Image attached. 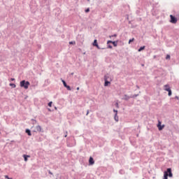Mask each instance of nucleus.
<instances>
[{"instance_id": "c756f323", "label": "nucleus", "mask_w": 179, "mask_h": 179, "mask_svg": "<svg viewBox=\"0 0 179 179\" xmlns=\"http://www.w3.org/2000/svg\"><path fill=\"white\" fill-rule=\"evenodd\" d=\"M10 80L13 81L15 80V78H10Z\"/></svg>"}, {"instance_id": "cd10ccee", "label": "nucleus", "mask_w": 179, "mask_h": 179, "mask_svg": "<svg viewBox=\"0 0 179 179\" xmlns=\"http://www.w3.org/2000/svg\"><path fill=\"white\" fill-rule=\"evenodd\" d=\"M108 47V48H113V46H111L110 45H109Z\"/></svg>"}, {"instance_id": "4be33fe9", "label": "nucleus", "mask_w": 179, "mask_h": 179, "mask_svg": "<svg viewBox=\"0 0 179 179\" xmlns=\"http://www.w3.org/2000/svg\"><path fill=\"white\" fill-rule=\"evenodd\" d=\"M166 59H170V55H166Z\"/></svg>"}, {"instance_id": "f257e3e1", "label": "nucleus", "mask_w": 179, "mask_h": 179, "mask_svg": "<svg viewBox=\"0 0 179 179\" xmlns=\"http://www.w3.org/2000/svg\"><path fill=\"white\" fill-rule=\"evenodd\" d=\"M169 177H173V173H171V169H167L166 171L164 172V178L163 179H169Z\"/></svg>"}, {"instance_id": "f704fd0d", "label": "nucleus", "mask_w": 179, "mask_h": 179, "mask_svg": "<svg viewBox=\"0 0 179 179\" xmlns=\"http://www.w3.org/2000/svg\"><path fill=\"white\" fill-rule=\"evenodd\" d=\"M50 173V174H52L51 172H49Z\"/></svg>"}, {"instance_id": "c85d7f7f", "label": "nucleus", "mask_w": 179, "mask_h": 179, "mask_svg": "<svg viewBox=\"0 0 179 179\" xmlns=\"http://www.w3.org/2000/svg\"><path fill=\"white\" fill-rule=\"evenodd\" d=\"M115 106H116V107L118 108V103H115Z\"/></svg>"}, {"instance_id": "7ed1b4c3", "label": "nucleus", "mask_w": 179, "mask_h": 179, "mask_svg": "<svg viewBox=\"0 0 179 179\" xmlns=\"http://www.w3.org/2000/svg\"><path fill=\"white\" fill-rule=\"evenodd\" d=\"M29 86H30V83L29 81L23 80V87L24 89H29Z\"/></svg>"}, {"instance_id": "0eeeda50", "label": "nucleus", "mask_w": 179, "mask_h": 179, "mask_svg": "<svg viewBox=\"0 0 179 179\" xmlns=\"http://www.w3.org/2000/svg\"><path fill=\"white\" fill-rule=\"evenodd\" d=\"M89 164L92 166L94 164V159H93V157H90L89 159Z\"/></svg>"}, {"instance_id": "393cba45", "label": "nucleus", "mask_w": 179, "mask_h": 179, "mask_svg": "<svg viewBox=\"0 0 179 179\" xmlns=\"http://www.w3.org/2000/svg\"><path fill=\"white\" fill-rule=\"evenodd\" d=\"M20 86H21V87H23V81L20 82Z\"/></svg>"}, {"instance_id": "6e6552de", "label": "nucleus", "mask_w": 179, "mask_h": 179, "mask_svg": "<svg viewBox=\"0 0 179 179\" xmlns=\"http://www.w3.org/2000/svg\"><path fill=\"white\" fill-rule=\"evenodd\" d=\"M35 128L37 132H41L42 131L41 126H36Z\"/></svg>"}, {"instance_id": "20e7f679", "label": "nucleus", "mask_w": 179, "mask_h": 179, "mask_svg": "<svg viewBox=\"0 0 179 179\" xmlns=\"http://www.w3.org/2000/svg\"><path fill=\"white\" fill-rule=\"evenodd\" d=\"M157 128L159 131H162L164 128V124L162 125V122L159 121L157 124Z\"/></svg>"}, {"instance_id": "2f4dec72", "label": "nucleus", "mask_w": 179, "mask_h": 179, "mask_svg": "<svg viewBox=\"0 0 179 179\" xmlns=\"http://www.w3.org/2000/svg\"><path fill=\"white\" fill-rule=\"evenodd\" d=\"M66 136H68V135L66 134V135L64 136V138H66Z\"/></svg>"}, {"instance_id": "412c9836", "label": "nucleus", "mask_w": 179, "mask_h": 179, "mask_svg": "<svg viewBox=\"0 0 179 179\" xmlns=\"http://www.w3.org/2000/svg\"><path fill=\"white\" fill-rule=\"evenodd\" d=\"M88 12H90V8H87V9L85 10V13H88Z\"/></svg>"}, {"instance_id": "aec40b11", "label": "nucleus", "mask_w": 179, "mask_h": 179, "mask_svg": "<svg viewBox=\"0 0 179 179\" xmlns=\"http://www.w3.org/2000/svg\"><path fill=\"white\" fill-rule=\"evenodd\" d=\"M66 88L67 89V90H71V87L69 85H67Z\"/></svg>"}, {"instance_id": "473e14b6", "label": "nucleus", "mask_w": 179, "mask_h": 179, "mask_svg": "<svg viewBox=\"0 0 179 179\" xmlns=\"http://www.w3.org/2000/svg\"><path fill=\"white\" fill-rule=\"evenodd\" d=\"M79 89H80L79 87H77V90H79Z\"/></svg>"}, {"instance_id": "f3484780", "label": "nucleus", "mask_w": 179, "mask_h": 179, "mask_svg": "<svg viewBox=\"0 0 179 179\" xmlns=\"http://www.w3.org/2000/svg\"><path fill=\"white\" fill-rule=\"evenodd\" d=\"M10 86L13 88L16 87V85L13 84V83H10Z\"/></svg>"}, {"instance_id": "39448f33", "label": "nucleus", "mask_w": 179, "mask_h": 179, "mask_svg": "<svg viewBox=\"0 0 179 179\" xmlns=\"http://www.w3.org/2000/svg\"><path fill=\"white\" fill-rule=\"evenodd\" d=\"M92 45L94 47H96V48H98V50H100V47H99V44L97 43V40L96 39H95L94 41V43H92Z\"/></svg>"}, {"instance_id": "bb28decb", "label": "nucleus", "mask_w": 179, "mask_h": 179, "mask_svg": "<svg viewBox=\"0 0 179 179\" xmlns=\"http://www.w3.org/2000/svg\"><path fill=\"white\" fill-rule=\"evenodd\" d=\"M113 111H114V113H116V114L118 113V110H117L115 109H114Z\"/></svg>"}, {"instance_id": "9b49d317", "label": "nucleus", "mask_w": 179, "mask_h": 179, "mask_svg": "<svg viewBox=\"0 0 179 179\" xmlns=\"http://www.w3.org/2000/svg\"><path fill=\"white\" fill-rule=\"evenodd\" d=\"M25 132L29 135V136H31V131H30V129H27Z\"/></svg>"}, {"instance_id": "9d476101", "label": "nucleus", "mask_w": 179, "mask_h": 179, "mask_svg": "<svg viewBox=\"0 0 179 179\" xmlns=\"http://www.w3.org/2000/svg\"><path fill=\"white\" fill-rule=\"evenodd\" d=\"M164 90L167 92V90H171L170 89V86H169V85H164Z\"/></svg>"}, {"instance_id": "a878e982", "label": "nucleus", "mask_w": 179, "mask_h": 179, "mask_svg": "<svg viewBox=\"0 0 179 179\" xmlns=\"http://www.w3.org/2000/svg\"><path fill=\"white\" fill-rule=\"evenodd\" d=\"M5 178H7V179H12V178H9V176H5Z\"/></svg>"}, {"instance_id": "ddd939ff", "label": "nucleus", "mask_w": 179, "mask_h": 179, "mask_svg": "<svg viewBox=\"0 0 179 179\" xmlns=\"http://www.w3.org/2000/svg\"><path fill=\"white\" fill-rule=\"evenodd\" d=\"M145 50V46H142L138 49V52H141V51H143Z\"/></svg>"}, {"instance_id": "2eb2a0df", "label": "nucleus", "mask_w": 179, "mask_h": 179, "mask_svg": "<svg viewBox=\"0 0 179 179\" xmlns=\"http://www.w3.org/2000/svg\"><path fill=\"white\" fill-rule=\"evenodd\" d=\"M114 118H115V121H116L117 122H118V115H117V113H115Z\"/></svg>"}, {"instance_id": "b1692460", "label": "nucleus", "mask_w": 179, "mask_h": 179, "mask_svg": "<svg viewBox=\"0 0 179 179\" xmlns=\"http://www.w3.org/2000/svg\"><path fill=\"white\" fill-rule=\"evenodd\" d=\"M111 37H117V34H115L114 35L110 36V38H111Z\"/></svg>"}, {"instance_id": "72a5a7b5", "label": "nucleus", "mask_w": 179, "mask_h": 179, "mask_svg": "<svg viewBox=\"0 0 179 179\" xmlns=\"http://www.w3.org/2000/svg\"><path fill=\"white\" fill-rule=\"evenodd\" d=\"M73 43L72 42H69V44H72Z\"/></svg>"}, {"instance_id": "1a4fd4ad", "label": "nucleus", "mask_w": 179, "mask_h": 179, "mask_svg": "<svg viewBox=\"0 0 179 179\" xmlns=\"http://www.w3.org/2000/svg\"><path fill=\"white\" fill-rule=\"evenodd\" d=\"M104 80H105L104 86H108L109 85L111 84V83L107 80V78H105Z\"/></svg>"}, {"instance_id": "7c9ffc66", "label": "nucleus", "mask_w": 179, "mask_h": 179, "mask_svg": "<svg viewBox=\"0 0 179 179\" xmlns=\"http://www.w3.org/2000/svg\"><path fill=\"white\" fill-rule=\"evenodd\" d=\"M87 115H89V110L87 111Z\"/></svg>"}, {"instance_id": "4468645a", "label": "nucleus", "mask_w": 179, "mask_h": 179, "mask_svg": "<svg viewBox=\"0 0 179 179\" xmlns=\"http://www.w3.org/2000/svg\"><path fill=\"white\" fill-rule=\"evenodd\" d=\"M123 100H129V96L124 95V97L123 98Z\"/></svg>"}, {"instance_id": "5701e85b", "label": "nucleus", "mask_w": 179, "mask_h": 179, "mask_svg": "<svg viewBox=\"0 0 179 179\" xmlns=\"http://www.w3.org/2000/svg\"><path fill=\"white\" fill-rule=\"evenodd\" d=\"M48 106L49 107H51L52 106V101L49 102Z\"/></svg>"}, {"instance_id": "423d86ee", "label": "nucleus", "mask_w": 179, "mask_h": 179, "mask_svg": "<svg viewBox=\"0 0 179 179\" xmlns=\"http://www.w3.org/2000/svg\"><path fill=\"white\" fill-rule=\"evenodd\" d=\"M113 44L114 47H117V44L115 41H108L107 44Z\"/></svg>"}, {"instance_id": "a211bd4d", "label": "nucleus", "mask_w": 179, "mask_h": 179, "mask_svg": "<svg viewBox=\"0 0 179 179\" xmlns=\"http://www.w3.org/2000/svg\"><path fill=\"white\" fill-rule=\"evenodd\" d=\"M167 92H169V96H171V90H167Z\"/></svg>"}, {"instance_id": "c9c22d12", "label": "nucleus", "mask_w": 179, "mask_h": 179, "mask_svg": "<svg viewBox=\"0 0 179 179\" xmlns=\"http://www.w3.org/2000/svg\"><path fill=\"white\" fill-rule=\"evenodd\" d=\"M87 1H90V0H87Z\"/></svg>"}, {"instance_id": "f8f14e48", "label": "nucleus", "mask_w": 179, "mask_h": 179, "mask_svg": "<svg viewBox=\"0 0 179 179\" xmlns=\"http://www.w3.org/2000/svg\"><path fill=\"white\" fill-rule=\"evenodd\" d=\"M29 157H30V155H24V162H27V159H29Z\"/></svg>"}, {"instance_id": "dca6fc26", "label": "nucleus", "mask_w": 179, "mask_h": 179, "mask_svg": "<svg viewBox=\"0 0 179 179\" xmlns=\"http://www.w3.org/2000/svg\"><path fill=\"white\" fill-rule=\"evenodd\" d=\"M62 83H63L64 87H66V86H68V85H66V82H65V80H62Z\"/></svg>"}, {"instance_id": "6ab92c4d", "label": "nucleus", "mask_w": 179, "mask_h": 179, "mask_svg": "<svg viewBox=\"0 0 179 179\" xmlns=\"http://www.w3.org/2000/svg\"><path fill=\"white\" fill-rule=\"evenodd\" d=\"M134 40H135L134 38L132 39H130L129 41V44H131V43H132V41H134Z\"/></svg>"}, {"instance_id": "f03ea898", "label": "nucleus", "mask_w": 179, "mask_h": 179, "mask_svg": "<svg viewBox=\"0 0 179 179\" xmlns=\"http://www.w3.org/2000/svg\"><path fill=\"white\" fill-rule=\"evenodd\" d=\"M170 17H171L170 22L173 23V24H176V23H177V22H178L177 18L176 17H174L173 15H171Z\"/></svg>"}]
</instances>
